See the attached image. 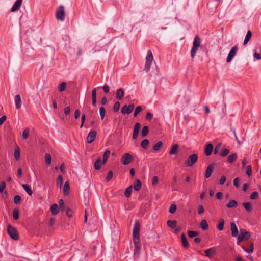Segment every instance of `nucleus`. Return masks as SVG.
I'll return each instance as SVG.
<instances>
[{
	"label": "nucleus",
	"instance_id": "f257e3e1",
	"mask_svg": "<svg viewBox=\"0 0 261 261\" xmlns=\"http://www.w3.org/2000/svg\"><path fill=\"white\" fill-rule=\"evenodd\" d=\"M201 44V39L198 35H196L194 39L193 46L191 50V56L192 58H194L195 56L198 48Z\"/></svg>",
	"mask_w": 261,
	"mask_h": 261
},
{
	"label": "nucleus",
	"instance_id": "f03ea898",
	"mask_svg": "<svg viewBox=\"0 0 261 261\" xmlns=\"http://www.w3.org/2000/svg\"><path fill=\"white\" fill-rule=\"evenodd\" d=\"M153 60V56L150 50H148L146 57L144 70L148 72L150 69L151 65Z\"/></svg>",
	"mask_w": 261,
	"mask_h": 261
},
{
	"label": "nucleus",
	"instance_id": "7ed1b4c3",
	"mask_svg": "<svg viewBox=\"0 0 261 261\" xmlns=\"http://www.w3.org/2000/svg\"><path fill=\"white\" fill-rule=\"evenodd\" d=\"M140 229V225L139 222L138 221H135L133 231V241H139Z\"/></svg>",
	"mask_w": 261,
	"mask_h": 261
},
{
	"label": "nucleus",
	"instance_id": "20e7f679",
	"mask_svg": "<svg viewBox=\"0 0 261 261\" xmlns=\"http://www.w3.org/2000/svg\"><path fill=\"white\" fill-rule=\"evenodd\" d=\"M7 232L10 237L14 240H17L19 239V235L15 228L11 225H9L7 227Z\"/></svg>",
	"mask_w": 261,
	"mask_h": 261
},
{
	"label": "nucleus",
	"instance_id": "39448f33",
	"mask_svg": "<svg viewBox=\"0 0 261 261\" xmlns=\"http://www.w3.org/2000/svg\"><path fill=\"white\" fill-rule=\"evenodd\" d=\"M197 160L198 155L196 154H192L185 161V166L187 167H191L197 162Z\"/></svg>",
	"mask_w": 261,
	"mask_h": 261
},
{
	"label": "nucleus",
	"instance_id": "423d86ee",
	"mask_svg": "<svg viewBox=\"0 0 261 261\" xmlns=\"http://www.w3.org/2000/svg\"><path fill=\"white\" fill-rule=\"evenodd\" d=\"M56 18L61 21L65 20V14L64 11V7L62 5L59 6L58 9L56 13Z\"/></svg>",
	"mask_w": 261,
	"mask_h": 261
},
{
	"label": "nucleus",
	"instance_id": "0eeeda50",
	"mask_svg": "<svg viewBox=\"0 0 261 261\" xmlns=\"http://www.w3.org/2000/svg\"><path fill=\"white\" fill-rule=\"evenodd\" d=\"M240 231V234L238 236L237 238L238 243L243 240H248L250 237V233L244 229H241Z\"/></svg>",
	"mask_w": 261,
	"mask_h": 261
},
{
	"label": "nucleus",
	"instance_id": "6e6552de",
	"mask_svg": "<svg viewBox=\"0 0 261 261\" xmlns=\"http://www.w3.org/2000/svg\"><path fill=\"white\" fill-rule=\"evenodd\" d=\"M133 160L132 155L128 153H124L121 157V162L124 165H127L129 164Z\"/></svg>",
	"mask_w": 261,
	"mask_h": 261
},
{
	"label": "nucleus",
	"instance_id": "1a4fd4ad",
	"mask_svg": "<svg viewBox=\"0 0 261 261\" xmlns=\"http://www.w3.org/2000/svg\"><path fill=\"white\" fill-rule=\"evenodd\" d=\"M238 50L237 45H236L231 49L226 58L227 62H230L235 56Z\"/></svg>",
	"mask_w": 261,
	"mask_h": 261
},
{
	"label": "nucleus",
	"instance_id": "9d476101",
	"mask_svg": "<svg viewBox=\"0 0 261 261\" xmlns=\"http://www.w3.org/2000/svg\"><path fill=\"white\" fill-rule=\"evenodd\" d=\"M134 108V105L130 104L129 106L124 105L121 108V113L123 114H129L132 112Z\"/></svg>",
	"mask_w": 261,
	"mask_h": 261
},
{
	"label": "nucleus",
	"instance_id": "9b49d317",
	"mask_svg": "<svg viewBox=\"0 0 261 261\" xmlns=\"http://www.w3.org/2000/svg\"><path fill=\"white\" fill-rule=\"evenodd\" d=\"M97 133L96 130H92L90 131V132L88 133V135L87 137V142L88 143H92L94 140L95 139Z\"/></svg>",
	"mask_w": 261,
	"mask_h": 261
},
{
	"label": "nucleus",
	"instance_id": "f8f14e48",
	"mask_svg": "<svg viewBox=\"0 0 261 261\" xmlns=\"http://www.w3.org/2000/svg\"><path fill=\"white\" fill-rule=\"evenodd\" d=\"M135 249H134V256L135 257H138L139 254V251L140 250V241H133Z\"/></svg>",
	"mask_w": 261,
	"mask_h": 261
},
{
	"label": "nucleus",
	"instance_id": "ddd939ff",
	"mask_svg": "<svg viewBox=\"0 0 261 261\" xmlns=\"http://www.w3.org/2000/svg\"><path fill=\"white\" fill-rule=\"evenodd\" d=\"M140 124L139 123H136L134 126L133 133V138L134 139H136L137 138L139 134V129L140 128Z\"/></svg>",
	"mask_w": 261,
	"mask_h": 261
},
{
	"label": "nucleus",
	"instance_id": "4468645a",
	"mask_svg": "<svg viewBox=\"0 0 261 261\" xmlns=\"http://www.w3.org/2000/svg\"><path fill=\"white\" fill-rule=\"evenodd\" d=\"M22 0H16L11 8L12 12H15L18 10L22 4Z\"/></svg>",
	"mask_w": 261,
	"mask_h": 261
},
{
	"label": "nucleus",
	"instance_id": "2eb2a0df",
	"mask_svg": "<svg viewBox=\"0 0 261 261\" xmlns=\"http://www.w3.org/2000/svg\"><path fill=\"white\" fill-rule=\"evenodd\" d=\"M214 164L212 163V164H211L207 167V168L205 171V178H208L211 176L212 173L213 169L214 168Z\"/></svg>",
	"mask_w": 261,
	"mask_h": 261
},
{
	"label": "nucleus",
	"instance_id": "dca6fc26",
	"mask_svg": "<svg viewBox=\"0 0 261 261\" xmlns=\"http://www.w3.org/2000/svg\"><path fill=\"white\" fill-rule=\"evenodd\" d=\"M213 150V146L212 144H207L204 149V153L206 155L209 156L211 154Z\"/></svg>",
	"mask_w": 261,
	"mask_h": 261
},
{
	"label": "nucleus",
	"instance_id": "f3484780",
	"mask_svg": "<svg viewBox=\"0 0 261 261\" xmlns=\"http://www.w3.org/2000/svg\"><path fill=\"white\" fill-rule=\"evenodd\" d=\"M230 226L232 236L234 237H238V230L236 225L234 223H231Z\"/></svg>",
	"mask_w": 261,
	"mask_h": 261
},
{
	"label": "nucleus",
	"instance_id": "a211bd4d",
	"mask_svg": "<svg viewBox=\"0 0 261 261\" xmlns=\"http://www.w3.org/2000/svg\"><path fill=\"white\" fill-rule=\"evenodd\" d=\"M124 95V92L122 88H119L117 90L116 98L118 100H121Z\"/></svg>",
	"mask_w": 261,
	"mask_h": 261
},
{
	"label": "nucleus",
	"instance_id": "6ab92c4d",
	"mask_svg": "<svg viewBox=\"0 0 261 261\" xmlns=\"http://www.w3.org/2000/svg\"><path fill=\"white\" fill-rule=\"evenodd\" d=\"M181 243L183 247L187 248L189 246V244L187 241V238L185 233H182L181 235Z\"/></svg>",
	"mask_w": 261,
	"mask_h": 261
},
{
	"label": "nucleus",
	"instance_id": "aec40b11",
	"mask_svg": "<svg viewBox=\"0 0 261 261\" xmlns=\"http://www.w3.org/2000/svg\"><path fill=\"white\" fill-rule=\"evenodd\" d=\"M15 107L17 109H19L21 106V98L19 95L15 96Z\"/></svg>",
	"mask_w": 261,
	"mask_h": 261
},
{
	"label": "nucleus",
	"instance_id": "412c9836",
	"mask_svg": "<svg viewBox=\"0 0 261 261\" xmlns=\"http://www.w3.org/2000/svg\"><path fill=\"white\" fill-rule=\"evenodd\" d=\"M215 248H211L208 249L204 251L205 255L207 257H211L214 254H215Z\"/></svg>",
	"mask_w": 261,
	"mask_h": 261
},
{
	"label": "nucleus",
	"instance_id": "4be33fe9",
	"mask_svg": "<svg viewBox=\"0 0 261 261\" xmlns=\"http://www.w3.org/2000/svg\"><path fill=\"white\" fill-rule=\"evenodd\" d=\"M50 211L53 215H57L59 213L58 205L57 204H53L51 206Z\"/></svg>",
	"mask_w": 261,
	"mask_h": 261
},
{
	"label": "nucleus",
	"instance_id": "5701e85b",
	"mask_svg": "<svg viewBox=\"0 0 261 261\" xmlns=\"http://www.w3.org/2000/svg\"><path fill=\"white\" fill-rule=\"evenodd\" d=\"M242 205L247 212L250 213L252 211V206L250 202H243Z\"/></svg>",
	"mask_w": 261,
	"mask_h": 261
},
{
	"label": "nucleus",
	"instance_id": "b1692460",
	"mask_svg": "<svg viewBox=\"0 0 261 261\" xmlns=\"http://www.w3.org/2000/svg\"><path fill=\"white\" fill-rule=\"evenodd\" d=\"M252 36V33L251 31L248 30L247 32V34L245 36V39L244 40L243 44L245 45L247 44L250 39H251Z\"/></svg>",
	"mask_w": 261,
	"mask_h": 261
},
{
	"label": "nucleus",
	"instance_id": "393cba45",
	"mask_svg": "<svg viewBox=\"0 0 261 261\" xmlns=\"http://www.w3.org/2000/svg\"><path fill=\"white\" fill-rule=\"evenodd\" d=\"M70 186L68 182L66 181L64 184L63 187L64 194L65 195H68L69 193Z\"/></svg>",
	"mask_w": 261,
	"mask_h": 261
},
{
	"label": "nucleus",
	"instance_id": "a878e982",
	"mask_svg": "<svg viewBox=\"0 0 261 261\" xmlns=\"http://www.w3.org/2000/svg\"><path fill=\"white\" fill-rule=\"evenodd\" d=\"M238 205V203L235 200L231 199L229 200V202L226 204V206L228 208H232L237 207Z\"/></svg>",
	"mask_w": 261,
	"mask_h": 261
},
{
	"label": "nucleus",
	"instance_id": "bb28decb",
	"mask_svg": "<svg viewBox=\"0 0 261 261\" xmlns=\"http://www.w3.org/2000/svg\"><path fill=\"white\" fill-rule=\"evenodd\" d=\"M163 145L162 141H159L153 146L152 149L154 151H158L163 147Z\"/></svg>",
	"mask_w": 261,
	"mask_h": 261
},
{
	"label": "nucleus",
	"instance_id": "cd10ccee",
	"mask_svg": "<svg viewBox=\"0 0 261 261\" xmlns=\"http://www.w3.org/2000/svg\"><path fill=\"white\" fill-rule=\"evenodd\" d=\"M167 224L168 227H170L172 229H174L175 228L177 225V222L175 220H169L167 221Z\"/></svg>",
	"mask_w": 261,
	"mask_h": 261
},
{
	"label": "nucleus",
	"instance_id": "c85d7f7f",
	"mask_svg": "<svg viewBox=\"0 0 261 261\" xmlns=\"http://www.w3.org/2000/svg\"><path fill=\"white\" fill-rule=\"evenodd\" d=\"M200 228L204 230H206L208 228V224L206 221L205 219H203L200 223Z\"/></svg>",
	"mask_w": 261,
	"mask_h": 261
},
{
	"label": "nucleus",
	"instance_id": "c756f323",
	"mask_svg": "<svg viewBox=\"0 0 261 261\" xmlns=\"http://www.w3.org/2000/svg\"><path fill=\"white\" fill-rule=\"evenodd\" d=\"M23 189L25 190L26 192L30 195L31 196L33 194L32 190L31 187L27 184H22V185Z\"/></svg>",
	"mask_w": 261,
	"mask_h": 261
},
{
	"label": "nucleus",
	"instance_id": "7c9ffc66",
	"mask_svg": "<svg viewBox=\"0 0 261 261\" xmlns=\"http://www.w3.org/2000/svg\"><path fill=\"white\" fill-rule=\"evenodd\" d=\"M141 188V182L139 179L135 180L134 184V188L136 191H139Z\"/></svg>",
	"mask_w": 261,
	"mask_h": 261
},
{
	"label": "nucleus",
	"instance_id": "2f4dec72",
	"mask_svg": "<svg viewBox=\"0 0 261 261\" xmlns=\"http://www.w3.org/2000/svg\"><path fill=\"white\" fill-rule=\"evenodd\" d=\"M101 167V158H98L94 163V168L96 170H98Z\"/></svg>",
	"mask_w": 261,
	"mask_h": 261
},
{
	"label": "nucleus",
	"instance_id": "473e14b6",
	"mask_svg": "<svg viewBox=\"0 0 261 261\" xmlns=\"http://www.w3.org/2000/svg\"><path fill=\"white\" fill-rule=\"evenodd\" d=\"M253 247H254V245L253 243H251L249 245V248L247 249L246 248L244 247V246H242V249L246 252L248 253H252L253 251Z\"/></svg>",
	"mask_w": 261,
	"mask_h": 261
},
{
	"label": "nucleus",
	"instance_id": "72a5a7b5",
	"mask_svg": "<svg viewBox=\"0 0 261 261\" xmlns=\"http://www.w3.org/2000/svg\"><path fill=\"white\" fill-rule=\"evenodd\" d=\"M178 148V145L177 144H174L172 146L171 150L169 151V154L173 155L176 153Z\"/></svg>",
	"mask_w": 261,
	"mask_h": 261
},
{
	"label": "nucleus",
	"instance_id": "f704fd0d",
	"mask_svg": "<svg viewBox=\"0 0 261 261\" xmlns=\"http://www.w3.org/2000/svg\"><path fill=\"white\" fill-rule=\"evenodd\" d=\"M225 221L223 219H220L219 223L217 225V228L219 230H222L224 228Z\"/></svg>",
	"mask_w": 261,
	"mask_h": 261
},
{
	"label": "nucleus",
	"instance_id": "c9c22d12",
	"mask_svg": "<svg viewBox=\"0 0 261 261\" xmlns=\"http://www.w3.org/2000/svg\"><path fill=\"white\" fill-rule=\"evenodd\" d=\"M111 152L110 150H106L103 155V161H102V164H104L107 162L108 157L110 155Z\"/></svg>",
	"mask_w": 261,
	"mask_h": 261
},
{
	"label": "nucleus",
	"instance_id": "e433bc0d",
	"mask_svg": "<svg viewBox=\"0 0 261 261\" xmlns=\"http://www.w3.org/2000/svg\"><path fill=\"white\" fill-rule=\"evenodd\" d=\"M237 155L236 153L231 154L228 157V161L230 163H232L237 159Z\"/></svg>",
	"mask_w": 261,
	"mask_h": 261
},
{
	"label": "nucleus",
	"instance_id": "4c0bfd02",
	"mask_svg": "<svg viewBox=\"0 0 261 261\" xmlns=\"http://www.w3.org/2000/svg\"><path fill=\"white\" fill-rule=\"evenodd\" d=\"M45 163L47 165H50L51 163V156L48 153H46L45 155Z\"/></svg>",
	"mask_w": 261,
	"mask_h": 261
},
{
	"label": "nucleus",
	"instance_id": "58836bf2",
	"mask_svg": "<svg viewBox=\"0 0 261 261\" xmlns=\"http://www.w3.org/2000/svg\"><path fill=\"white\" fill-rule=\"evenodd\" d=\"M132 191V186H129L126 190L124 193L125 196L126 197H129L131 195Z\"/></svg>",
	"mask_w": 261,
	"mask_h": 261
},
{
	"label": "nucleus",
	"instance_id": "ea45409f",
	"mask_svg": "<svg viewBox=\"0 0 261 261\" xmlns=\"http://www.w3.org/2000/svg\"><path fill=\"white\" fill-rule=\"evenodd\" d=\"M188 234L191 238H194L199 235V233L197 231L189 230L188 231Z\"/></svg>",
	"mask_w": 261,
	"mask_h": 261
},
{
	"label": "nucleus",
	"instance_id": "a19ab883",
	"mask_svg": "<svg viewBox=\"0 0 261 261\" xmlns=\"http://www.w3.org/2000/svg\"><path fill=\"white\" fill-rule=\"evenodd\" d=\"M149 144V141L147 139H144L142 141L141 146L143 149H146Z\"/></svg>",
	"mask_w": 261,
	"mask_h": 261
},
{
	"label": "nucleus",
	"instance_id": "79ce46f5",
	"mask_svg": "<svg viewBox=\"0 0 261 261\" xmlns=\"http://www.w3.org/2000/svg\"><path fill=\"white\" fill-rule=\"evenodd\" d=\"M148 133V127L147 126H145L142 128L141 130V135L142 137H145Z\"/></svg>",
	"mask_w": 261,
	"mask_h": 261
},
{
	"label": "nucleus",
	"instance_id": "37998d69",
	"mask_svg": "<svg viewBox=\"0 0 261 261\" xmlns=\"http://www.w3.org/2000/svg\"><path fill=\"white\" fill-rule=\"evenodd\" d=\"M176 208H177V206H176V204L174 203L172 204L170 206L169 212L171 214H173L175 212Z\"/></svg>",
	"mask_w": 261,
	"mask_h": 261
},
{
	"label": "nucleus",
	"instance_id": "c03bdc74",
	"mask_svg": "<svg viewBox=\"0 0 261 261\" xmlns=\"http://www.w3.org/2000/svg\"><path fill=\"white\" fill-rule=\"evenodd\" d=\"M99 113L101 117V119H103L106 114V110L103 107H101L99 108Z\"/></svg>",
	"mask_w": 261,
	"mask_h": 261
},
{
	"label": "nucleus",
	"instance_id": "a18cd8bd",
	"mask_svg": "<svg viewBox=\"0 0 261 261\" xmlns=\"http://www.w3.org/2000/svg\"><path fill=\"white\" fill-rule=\"evenodd\" d=\"M13 217L14 220H17L19 218V211L17 209H14L13 210Z\"/></svg>",
	"mask_w": 261,
	"mask_h": 261
},
{
	"label": "nucleus",
	"instance_id": "49530a36",
	"mask_svg": "<svg viewBox=\"0 0 261 261\" xmlns=\"http://www.w3.org/2000/svg\"><path fill=\"white\" fill-rule=\"evenodd\" d=\"M14 156L16 160H18L20 158V150L18 148L15 149L14 153Z\"/></svg>",
	"mask_w": 261,
	"mask_h": 261
},
{
	"label": "nucleus",
	"instance_id": "de8ad7c7",
	"mask_svg": "<svg viewBox=\"0 0 261 261\" xmlns=\"http://www.w3.org/2000/svg\"><path fill=\"white\" fill-rule=\"evenodd\" d=\"M246 173L248 176H250L252 175V168L251 165H248L246 167Z\"/></svg>",
	"mask_w": 261,
	"mask_h": 261
},
{
	"label": "nucleus",
	"instance_id": "09e8293b",
	"mask_svg": "<svg viewBox=\"0 0 261 261\" xmlns=\"http://www.w3.org/2000/svg\"><path fill=\"white\" fill-rule=\"evenodd\" d=\"M142 110V107L141 106H137L134 111V117H136L137 115L140 113Z\"/></svg>",
	"mask_w": 261,
	"mask_h": 261
},
{
	"label": "nucleus",
	"instance_id": "8fccbe9b",
	"mask_svg": "<svg viewBox=\"0 0 261 261\" xmlns=\"http://www.w3.org/2000/svg\"><path fill=\"white\" fill-rule=\"evenodd\" d=\"M120 103L119 102L117 101L115 103L113 107V110L115 112H117L119 111L120 109Z\"/></svg>",
	"mask_w": 261,
	"mask_h": 261
},
{
	"label": "nucleus",
	"instance_id": "3c124183",
	"mask_svg": "<svg viewBox=\"0 0 261 261\" xmlns=\"http://www.w3.org/2000/svg\"><path fill=\"white\" fill-rule=\"evenodd\" d=\"M66 86V83L65 82H62L59 86V90L60 92H63L65 90Z\"/></svg>",
	"mask_w": 261,
	"mask_h": 261
},
{
	"label": "nucleus",
	"instance_id": "603ef678",
	"mask_svg": "<svg viewBox=\"0 0 261 261\" xmlns=\"http://www.w3.org/2000/svg\"><path fill=\"white\" fill-rule=\"evenodd\" d=\"M29 132H30V130L28 128H26L23 131L22 137H23V139H25L28 137L29 134Z\"/></svg>",
	"mask_w": 261,
	"mask_h": 261
},
{
	"label": "nucleus",
	"instance_id": "864d4df0",
	"mask_svg": "<svg viewBox=\"0 0 261 261\" xmlns=\"http://www.w3.org/2000/svg\"><path fill=\"white\" fill-rule=\"evenodd\" d=\"M21 200V198L19 195H15L14 198V202L16 204H19Z\"/></svg>",
	"mask_w": 261,
	"mask_h": 261
},
{
	"label": "nucleus",
	"instance_id": "5fc2aeb1",
	"mask_svg": "<svg viewBox=\"0 0 261 261\" xmlns=\"http://www.w3.org/2000/svg\"><path fill=\"white\" fill-rule=\"evenodd\" d=\"M229 153V150L228 149H224L221 152L220 154V155L222 157H225L226 156L228 153Z\"/></svg>",
	"mask_w": 261,
	"mask_h": 261
},
{
	"label": "nucleus",
	"instance_id": "6e6d98bb",
	"mask_svg": "<svg viewBox=\"0 0 261 261\" xmlns=\"http://www.w3.org/2000/svg\"><path fill=\"white\" fill-rule=\"evenodd\" d=\"M113 172L111 171H110L108 172L107 176L106 177V181H107V182H109V181H110L112 179V178L113 177Z\"/></svg>",
	"mask_w": 261,
	"mask_h": 261
},
{
	"label": "nucleus",
	"instance_id": "4d7b16f0",
	"mask_svg": "<svg viewBox=\"0 0 261 261\" xmlns=\"http://www.w3.org/2000/svg\"><path fill=\"white\" fill-rule=\"evenodd\" d=\"M57 182L60 187L62 186L63 183V177L61 175L58 176L57 179Z\"/></svg>",
	"mask_w": 261,
	"mask_h": 261
},
{
	"label": "nucleus",
	"instance_id": "13d9d810",
	"mask_svg": "<svg viewBox=\"0 0 261 261\" xmlns=\"http://www.w3.org/2000/svg\"><path fill=\"white\" fill-rule=\"evenodd\" d=\"M258 194L257 192H256V191L253 192L250 196V198L251 199H255L258 197Z\"/></svg>",
	"mask_w": 261,
	"mask_h": 261
},
{
	"label": "nucleus",
	"instance_id": "bf43d9fd",
	"mask_svg": "<svg viewBox=\"0 0 261 261\" xmlns=\"http://www.w3.org/2000/svg\"><path fill=\"white\" fill-rule=\"evenodd\" d=\"M59 206H60V209L63 211L65 209V205H64V201L62 199H61L59 201Z\"/></svg>",
	"mask_w": 261,
	"mask_h": 261
},
{
	"label": "nucleus",
	"instance_id": "052dcab7",
	"mask_svg": "<svg viewBox=\"0 0 261 261\" xmlns=\"http://www.w3.org/2000/svg\"><path fill=\"white\" fill-rule=\"evenodd\" d=\"M221 143H219L217 144V145L216 146L215 149H214V154H216L219 151V149L221 147Z\"/></svg>",
	"mask_w": 261,
	"mask_h": 261
},
{
	"label": "nucleus",
	"instance_id": "680f3d73",
	"mask_svg": "<svg viewBox=\"0 0 261 261\" xmlns=\"http://www.w3.org/2000/svg\"><path fill=\"white\" fill-rule=\"evenodd\" d=\"M204 212V208L202 205H199L198 206V214H201Z\"/></svg>",
	"mask_w": 261,
	"mask_h": 261
},
{
	"label": "nucleus",
	"instance_id": "e2e57ef3",
	"mask_svg": "<svg viewBox=\"0 0 261 261\" xmlns=\"http://www.w3.org/2000/svg\"><path fill=\"white\" fill-rule=\"evenodd\" d=\"M92 99H96V88H94L92 91Z\"/></svg>",
	"mask_w": 261,
	"mask_h": 261
},
{
	"label": "nucleus",
	"instance_id": "0e129e2a",
	"mask_svg": "<svg viewBox=\"0 0 261 261\" xmlns=\"http://www.w3.org/2000/svg\"><path fill=\"white\" fill-rule=\"evenodd\" d=\"M6 187V183L5 181H2L0 183V192H2Z\"/></svg>",
	"mask_w": 261,
	"mask_h": 261
},
{
	"label": "nucleus",
	"instance_id": "69168bd1",
	"mask_svg": "<svg viewBox=\"0 0 261 261\" xmlns=\"http://www.w3.org/2000/svg\"><path fill=\"white\" fill-rule=\"evenodd\" d=\"M239 178L238 177H236L234 179H233V185L236 187H239Z\"/></svg>",
	"mask_w": 261,
	"mask_h": 261
},
{
	"label": "nucleus",
	"instance_id": "338daca9",
	"mask_svg": "<svg viewBox=\"0 0 261 261\" xmlns=\"http://www.w3.org/2000/svg\"><path fill=\"white\" fill-rule=\"evenodd\" d=\"M158 182V177L156 176L152 178V184L153 186H156Z\"/></svg>",
	"mask_w": 261,
	"mask_h": 261
},
{
	"label": "nucleus",
	"instance_id": "774afa93",
	"mask_svg": "<svg viewBox=\"0 0 261 261\" xmlns=\"http://www.w3.org/2000/svg\"><path fill=\"white\" fill-rule=\"evenodd\" d=\"M253 57L256 58L257 60H260L261 59V54L255 52L253 54Z\"/></svg>",
	"mask_w": 261,
	"mask_h": 261
}]
</instances>
